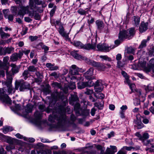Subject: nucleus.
I'll use <instances>...</instances> for the list:
<instances>
[{
  "label": "nucleus",
  "instance_id": "1",
  "mask_svg": "<svg viewBox=\"0 0 154 154\" xmlns=\"http://www.w3.org/2000/svg\"><path fill=\"white\" fill-rule=\"evenodd\" d=\"M55 120L57 121V125L59 127L64 125L67 121L66 115L65 114H60L58 116L53 117L50 116L48 120L51 122H55Z\"/></svg>",
  "mask_w": 154,
  "mask_h": 154
},
{
  "label": "nucleus",
  "instance_id": "2",
  "mask_svg": "<svg viewBox=\"0 0 154 154\" xmlns=\"http://www.w3.org/2000/svg\"><path fill=\"white\" fill-rule=\"evenodd\" d=\"M29 6L30 9L33 11L41 13L43 11V8L46 7L47 5L43 1L38 0V2L36 3L33 0H29Z\"/></svg>",
  "mask_w": 154,
  "mask_h": 154
},
{
  "label": "nucleus",
  "instance_id": "3",
  "mask_svg": "<svg viewBox=\"0 0 154 154\" xmlns=\"http://www.w3.org/2000/svg\"><path fill=\"white\" fill-rule=\"evenodd\" d=\"M135 33L134 29L131 28L127 31L123 30L120 31L119 34V38L120 40L131 38V36H133Z\"/></svg>",
  "mask_w": 154,
  "mask_h": 154
},
{
  "label": "nucleus",
  "instance_id": "4",
  "mask_svg": "<svg viewBox=\"0 0 154 154\" xmlns=\"http://www.w3.org/2000/svg\"><path fill=\"white\" fill-rule=\"evenodd\" d=\"M96 42H95L94 43H88L83 45L82 43L79 41H75L73 43V45L75 47L83 48L87 50L95 49L96 47Z\"/></svg>",
  "mask_w": 154,
  "mask_h": 154
},
{
  "label": "nucleus",
  "instance_id": "5",
  "mask_svg": "<svg viewBox=\"0 0 154 154\" xmlns=\"http://www.w3.org/2000/svg\"><path fill=\"white\" fill-rule=\"evenodd\" d=\"M85 60L86 63L88 64L96 67L99 70H103L106 67L104 64L100 62H96L94 60L87 59L86 58H85Z\"/></svg>",
  "mask_w": 154,
  "mask_h": 154
},
{
  "label": "nucleus",
  "instance_id": "6",
  "mask_svg": "<svg viewBox=\"0 0 154 154\" xmlns=\"http://www.w3.org/2000/svg\"><path fill=\"white\" fill-rule=\"evenodd\" d=\"M7 79L6 81L3 82V83L6 85L8 88V92L9 94L12 92L13 88L12 87L11 83L12 78L11 75L7 74Z\"/></svg>",
  "mask_w": 154,
  "mask_h": 154
},
{
  "label": "nucleus",
  "instance_id": "7",
  "mask_svg": "<svg viewBox=\"0 0 154 154\" xmlns=\"http://www.w3.org/2000/svg\"><path fill=\"white\" fill-rule=\"evenodd\" d=\"M42 113L38 111H36L34 114L35 118L32 121L33 123L36 125L40 126L41 124V118Z\"/></svg>",
  "mask_w": 154,
  "mask_h": 154
},
{
  "label": "nucleus",
  "instance_id": "8",
  "mask_svg": "<svg viewBox=\"0 0 154 154\" xmlns=\"http://www.w3.org/2000/svg\"><path fill=\"white\" fill-rule=\"evenodd\" d=\"M5 91L4 89H0V98L7 103L11 104V101L8 96L5 94Z\"/></svg>",
  "mask_w": 154,
  "mask_h": 154
},
{
  "label": "nucleus",
  "instance_id": "9",
  "mask_svg": "<svg viewBox=\"0 0 154 154\" xmlns=\"http://www.w3.org/2000/svg\"><path fill=\"white\" fill-rule=\"evenodd\" d=\"M97 48L98 51L104 52H108L111 49V47L106 44L100 43L97 45Z\"/></svg>",
  "mask_w": 154,
  "mask_h": 154
},
{
  "label": "nucleus",
  "instance_id": "10",
  "mask_svg": "<svg viewBox=\"0 0 154 154\" xmlns=\"http://www.w3.org/2000/svg\"><path fill=\"white\" fill-rule=\"evenodd\" d=\"M51 97L52 99L53 104H55L56 101L58 99H62V95L61 93H59L57 91L54 92L51 94Z\"/></svg>",
  "mask_w": 154,
  "mask_h": 154
},
{
  "label": "nucleus",
  "instance_id": "11",
  "mask_svg": "<svg viewBox=\"0 0 154 154\" xmlns=\"http://www.w3.org/2000/svg\"><path fill=\"white\" fill-rule=\"evenodd\" d=\"M23 55V53L19 51L18 53H15L12 54L10 57V60L13 62L17 61L19 59H20Z\"/></svg>",
  "mask_w": 154,
  "mask_h": 154
},
{
  "label": "nucleus",
  "instance_id": "12",
  "mask_svg": "<svg viewBox=\"0 0 154 154\" xmlns=\"http://www.w3.org/2000/svg\"><path fill=\"white\" fill-rule=\"evenodd\" d=\"M58 31L59 34L63 37L66 40L69 39V33H66L63 27L62 26L59 27Z\"/></svg>",
  "mask_w": 154,
  "mask_h": 154
},
{
  "label": "nucleus",
  "instance_id": "13",
  "mask_svg": "<svg viewBox=\"0 0 154 154\" xmlns=\"http://www.w3.org/2000/svg\"><path fill=\"white\" fill-rule=\"evenodd\" d=\"M146 61L143 60L139 61L138 63V66L143 68L144 71L146 73H148L151 71V68L148 67V66L147 67H146Z\"/></svg>",
  "mask_w": 154,
  "mask_h": 154
},
{
  "label": "nucleus",
  "instance_id": "14",
  "mask_svg": "<svg viewBox=\"0 0 154 154\" xmlns=\"http://www.w3.org/2000/svg\"><path fill=\"white\" fill-rule=\"evenodd\" d=\"M29 8L28 6L25 7L22 5H20L19 8V11L18 13V15L22 16L23 17L25 14L29 12Z\"/></svg>",
  "mask_w": 154,
  "mask_h": 154
},
{
  "label": "nucleus",
  "instance_id": "15",
  "mask_svg": "<svg viewBox=\"0 0 154 154\" xmlns=\"http://www.w3.org/2000/svg\"><path fill=\"white\" fill-rule=\"evenodd\" d=\"M0 136L4 141L9 144L13 143L14 139L11 137L5 135L1 133H0Z\"/></svg>",
  "mask_w": 154,
  "mask_h": 154
},
{
  "label": "nucleus",
  "instance_id": "16",
  "mask_svg": "<svg viewBox=\"0 0 154 154\" xmlns=\"http://www.w3.org/2000/svg\"><path fill=\"white\" fill-rule=\"evenodd\" d=\"M9 11L8 9H4L3 10V14H4V17L6 19H8L9 21H12L14 18L12 14H8V13Z\"/></svg>",
  "mask_w": 154,
  "mask_h": 154
},
{
  "label": "nucleus",
  "instance_id": "17",
  "mask_svg": "<svg viewBox=\"0 0 154 154\" xmlns=\"http://www.w3.org/2000/svg\"><path fill=\"white\" fill-rule=\"evenodd\" d=\"M111 149L107 148L106 153L104 154H114L117 151V147L115 146H110ZM100 154H102L101 153Z\"/></svg>",
  "mask_w": 154,
  "mask_h": 154
},
{
  "label": "nucleus",
  "instance_id": "18",
  "mask_svg": "<svg viewBox=\"0 0 154 154\" xmlns=\"http://www.w3.org/2000/svg\"><path fill=\"white\" fill-rule=\"evenodd\" d=\"M79 68L75 65H72L70 69L69 73L72 75H78L79 73Z\"/></svg>",
  "mask_w": 154,
  "mask_h": 154
},
{
  "label": "nucleus",
  "instance_id": "19",
  "mask_svg": "<svg viewBox=\"0 0 154 154\" xmlns=\"http://www.w3.org/2000/svg\"><path fill=\"white\" fill-rule=\"evenodd\" d=\"M103 88V86L100 84L99 82L98 81H97L94 86L95 91L97 92H100L102 91Z\"/></svg>",
  "mask_w": 154,
  "mask_h": 154
},
{
  "label": "nucleus",
  "instance_id": "20",
  "mask_svg": "<svg viewBox=\"0 0 154 154\" xmlns=\"http://www.w3.org/2000/svg\"><path fill=\"white\" fill-rule=\"evenodd\" d=\"M148 23L142 22L139 27V31L141 33H143L146 31L147 29Z\"/></svg>",
  "mask_w": 154,
  "mask_h": 154
},
{
  "label": "nucleus",
  "instance_id": "21",
  "mask_svg": "<svg viewBox=\"0 0 154 154\" xmlns=\"http://www.w3.org/2000/svg\"><path fill=\"white\" fill-rule=\"evenodd\" d=\"M150 39V37L148 36L146 39L143 40L141 42V44L139 47V48L142 49L145 47L146 46L147 43L149 41Z\"/></svg>",
  "mask_w": 154,
  "mask_h": 154
},
{
  "label": "nucleus",
  "instance_id": "22",
  "mask_svg": "<svg viewBox=\"0 0 154 154\" xmlns=\"http://www.w3.org/2000/svg\"><path fill=\"white\" fill-rule=\"evenodd\" d=\"M78 87L79 89H82L86 87H90L88 82H79L77 84Z\"/></svg>",
  "mask_w": 154,
  "mask_h": 154
},
{
  "label": "nucleus",
  "instance_id": "23",
  "mask_svg": "<svg viewBox=\"0 0 154 154\" xmlns=\"http://www.w3.org/2000/svg\"><path fill=\"white\" fill-rule=\"evenodd\" d=\"M77 51L74 50L71 52V54L72 56L77 59L79 60L80 59H84L85 58L82 57L81 56L77 53Z\"/></svg>",
  "mask_w": 154,
  "mask_h": 154
},
{
  "label": "nucleus",
  "instance_id": "24",
  "mask_svg": "<svg viewBox=\"0 0 154 154\" xmlns=\"http://www.w3.org/2000/svg\"><path fill=\"white\" fill-rule=\"evenodd\" d=\"M30 85H26L25 83L20 84L19 90L20 91H23L25 89H29L30 88Z\"/></svg>",
  "mask_w": 154,
  "mask_h": 154
},
{
  "label": "nucleus",
  "instance_id": "25",
  "mask_svg": "<svg viewBox=\"0 0 154 154\" xmlns=\"http://www.w3.org/2000/svg\"><path fill=\"white\" fill-rule=\"evenodd\" d=\"M29 15L31 17H34V18L36 20H39L40 19V17L38 13H37L33 11V12H29Z\"/></svg>",
  "mask_w": 154,
  "mask_h": 154
},
{
  "label": "nucleus",
  "instance_id": "26",
  "mask_svg": "<svg viewBox=\"0 0 154 154\" xmlns=\"http://www.w3.org/2000/svg\"><path fill=\"white\" fill-rule=\"evenodd\" d=\"M93 69L91 68L85 73V75L86 79H91L90 77L93 74Z\"/></svg>",
  "mask_w": 154,
  "mask_h": 154
},
{
  "label": "nucleus",
  "instance_id": "27",
  "mask_svg": "<svg viewBox=\"0 0 154 154\" xmlns=\"http://www.w3.org/2000/svg\"><path fill=\"white\" fill-rule=\"evenodd\" d=\"M0 35L1 38L4 39L8 38L10 36V35L5 32L3 30V28L1 27L0 29Z\"/></svg>",
  "mask_w": 154,
  "mask_h": 154
},
{
  "label": "nucleus",
  "instance_id": "28",
  "mask_svg": "<svg viewBox=\"0 0 154 154\" xmlns=\"http://www.w3.org/2000/svg\"><path fill=\"white\" fill-rule=\"evenodd\" d=\"M95 23L98 29H101L104 27V23L102 21L98 20L96 21Z\"/></svg>",
  "mask_w": 154,
  "mask_h": 154
},
{
  "label": "nucleus",
  "instance_id": "29",
  "mask_svg": "<svg viewBox=\"0 0 154 154\" xmlns=\"http://www.w3.org/2000/svg\"><path fill=\"white\" fill-rule=\"evenodd\" d=\"M11 67H12L11 70L13 73H16L18 72L19 69L14 64L12 63L11 65Z\"/></svg>",
  "mask_w": 154,
  "mask_h": 154
},
{
  "label": "nucleus",
  "instance_id": "30",
  "mask_svg": "<svg viewBox=\"0 0 154 154\" xmlns=\"http://www.w3.org/2000/svg\"><path fill=\"white\" fill-rule=\"evenodd\" d=\"M13 130V128L10 126L4 127L2 129L3 132L5 134L9 131H12Z\"/></svg>",
  "mask_w": 154,
  "mask_h": 154
},
{
  "label": "nucleus",
  "instance_id": "31",
  "mask_svg": "<svg viewBox=\"0 0 154 154\" xmlns=\"http://www.w3.org/2000/svg\"><path fill=\"white\" fill-rule=\"evenodd\" d=\"M134 24L136 26H138L140 22V18L138 16H134Z\"/></svg>",
  "mask_w": 154,
  "mask_h": 154
},
{
  "label": "nucleus",
  "instance_id": "32",
  "mask_svg": "<svg viewBox=\"0 0 154 154\" xmlns=\"http://www.w3.org/2000/svg\"><path fill=\"white\" fill-rule=\"evenodd\" d=\"M14 50L13 48L7 47L5 48V53L4 55H5L6 53L8 54H11L12 51Z\"/></svg>",
  "mask_w": 154,
  "mask_h": 154
},
{
  "label": "nucleus",
  "instance_id": "33",
  "mask_svg": "<svg viewBox=\"0 0 154 154\" xmlns=\"http://www.w3.org/2000/svg\"><path fill=\"white\" fill-rule=\"evenodd\" d=\"M33 108L32 105L30 104H28L26 107L25 109L27 112H30L32 111Z\"/></svg>",
  "mask_w": 154,
  "mask_h": 154
},
{
  "label": "nucleus",
  "instance_id": "34",
  "mask_svg": "<svg viewBox=\"0 0 154 154\" xmlns=\"http://www.w3.org/2000/svg\"><path fill=\"white\" fill-rule=\"evenodd\" d=\"M77 12L80 14L83 15H86L88 13V11H86L82 8L79 9Z\"/></svg>",
  "mask_w": 154,
  "mask_h": 154
},
{
  "label": "nucleus",
  "instance_id": "35",
  "mask_svg": "<svg viewBox=\"0 0 154 154\" xmlns=\"http://www.w3.org/2000/svg\"><path fill=\"white\" fill-rule=\"evenodd\" d=\"M94 104L95 106L97 107L98 109H101L103 107V102L101 101L100 103H96Z\"/></svg>",
  "mask_w": 154,
  "mask_h": 154
},
{
  "label": "nucleus",
  "instance_id": "36",
  "mask_svg": "<svg viewBox=\"0 0 154 154\" xmlns=\"http://www.w3.org/2000/svg\"><path fill=\"white\" fill-rule=\"evenodd\" d=\"M39 45L41 46L43 49L44 50V52L45 53L48 52L49 49V48L48 47L45 45H43V44L41 43H40Z\"/></svg>",
  "mask_w": 154,
  "mask_h": 154
},
{
  "label": "nucleus",
  "instance_id": "37",
  "mask_svg": "<svg viewBox=\"0 0 154 154\" xmlns=\"http://www.w3.org/2000/svg\"><path fill=\"white\" fill-rule=\"evenodd\" d=\"M94 95L96 98L99 99H102L104 97V95L102 93H95Z\"/></svg>",
  "mask_w": 154,
  "mask_h": 154
},
{
  "label": "nucleus",
  "instance_id": "38",
  "mask_svg": "<svg viewBox=\"0 0 154 154\" xmlns=\"http://www.w3.org/2000/svg\"><path fill=\"white\" fill-rule=\"evenodd\" d=\"M140 147L139 146L137 147L136 148H134V147L131 146L128 147L127 146H124L122 148V149H126L128 151L131 150L132 149H135V150H137L139 149Z\"/></svg>",
  "mask_w": 154,
  "mask_h": 154
},
{
  "label": "nucleus",
  "instance_id": "39",
  "mask_svg": "<svg viewBox=\"0 0 154 154\" xmlns=\"http://www.w3.org/2000/svg\"><path fill=\"white\" fill-rule=\"evenodd\" d=\"M148 66V67L151 68V70L152 68L154 66V58L151 59L150 60Z\"/></svg>",
  "mask_w": 154,
  "mask_h": 154
},
{
  "label": "nucleus",
  "instance_id": "40",
  "mask_svg": "<svg viewBox=\"0 0 154 154\" xmlns=\"http://www.w3.org/2000/svg\"><path fill=\"white\" fill-rule=\"evenodd\" d=\"M99 57L103 60H107L109 61H111L112 60L110 58L108 57L106 55H100L99 56Z\"/></svg>",
  "mask_w": 154,
  "mask_h": 154
},
{
  "label": "nucleus",
  "instance_id": "41",
  "mask_svg": "<svg viewBox=\"0 0 154 154\" xmlns=\"http://www.w3.org/2000/svg\"><path fill=\"white\" fill-rule=\"evenodd\" d=\"M149 137V135L148 133H145L143 134L142 137L140 138V140H145L148 139Z\"/></svg>",
  "mask_w": 154,
  "mask_h": 154
},
{
  "label": "nucleus",
  "instance_id": "42",
  "mask_svg": "<svg viewBox=\"0 0 154 154\" xmlns=\"http://www.w3.org/2000/svg\"><path fill=\"white\" fill-rule=\"evenodd\" d=\"M154 89V85L153 84H150L147 86V87L146 88V91H151Z\"/></svg>",
  "mask_w": 154,
  "mask_h": 154
},
{
  "label": "nucleus",
  "instance_id": "43",
  "mask_svg": "<svg viewBox=\"0 0 154 154\" xmlns=\"http://www.w3.org/2000/svg\"><path fill=\"white\" fill-rule=\"evenodd\" d=\"M16 137L19 139H23L24 140H27V138L25 137H24L23 136L19 133H17L15 135Z\"/></svg>",
  "mask_w": 154,
  "mask_h": 154
},
{
  "label": "nucleus",
  "instance_id": "44",
  "mask_svg": "<svg viewBox=\"0 0 154 154\" xmlns=\"http://www.w3.org/2000/svg\"><path fill=\"white\" fill-rule=\"evenodd\" d=\"M28 70L29 71L35 72L37 70L36 68L34 66H30L28 68Z\"/></svg>",
  "mask_w": 154,
  "mask_h": 154
},
{
  "label": "nucleus",
  "instance_id": "45",
  "mask_svg": "<svg viewBox=\"0 0 154 154\" xmlns=\"http://www.w3.org/2000/svg\"><path fill=\"white\" fill-rule=\"evenodd\" d=\"M78 100V96L76 95H75L73 96L72 97V100H71L70 101H69V103L70 104H72V101L73 102L74 101H76Z\"/></svg>",
  "mask_w": 154,
  "mask_h": 154
},
{
  "label": "nucleus",
  "instance_id": "46",
  "mask_svg": "<svg viewBox=\"0 0 154 154\" xmlns=\"http://www.w3.org/2000/svg\"><path fill=\"white\" fill-rule=\"evenodd\" d=\"M0 67L1 68L5 69L6 70H7L8 69V67L7 64L3 63L0 65Z\"/></svg>",
  "mask_w": 154,
  "mask_h": 154
},
{
  "label": "nucleus",
  "instance_id": "47",
  "mask_svg": "<svg viewBox=\"0 0 154 154\" xmlns=\"http://www.w3.org/2000/svg\"><path fill=\"white\" fill-rule=\"evenodd\" d=\"M56 9V7L54 6L53 8L51 10L50 12V15L51 17H52L55 13V12Z\"/></svg>",
  "mask_w": 154,
  "mask_h": 154
},
{
  "label": "nucleus",
  "instance_id": "48",
  "mask_svg": "<svg viewBox=\"0 0 154 154\" xmlns=\"http://www.w3.org/2000/svg\"><path fill=\"white\" fill-rule=\"evenodd\" d=\"M44 147V145L42 143H37L36 146V148L37 149H42Z\"/></svg>",
  "mask_w": 154,
  "mask_h": 154
},
{
  "label": "nucleus",
  "instance_id": "49",
  "mask_svg": "<svg viewBox=\"0 0 154 154\" xmlns=\"http://www.w3.org/2000/svg\"><path fill=\"white\" fill-rule=\"evenodd\" d=\"M38 37L36 36H30L29 37V38L31 42H33L36 40L38 38Z\"/></svg>",
  "mask_w": 154,
  "mask_h": 154
},
{
  "label": "nucleus",
  "instance_id": "50",
  "mask_svg": "<svg viewBox=\"0 0 154 154\" xmlns=\"http://www.w3.org/2000/svg\"><path fill=\"white\" fill-rule=\"evenodd\" d=\"M94 21V18L89 16V19H88V23L89 24L92 23Z\"/></svg>",
  "mask_w": 154,
  "mask_h": 154
},
{
  "label": "nucleus",
  "instance_id": "51",
  "mask_svg": "<svg viewBox=\"0 0 154 154\" xmlns=\"http://www.w3.org/2000/svg\"><path fill=\"white\" fill-rule=\"evenodd\" d=\"M59 74H58L57 73L55 72L52 73L51 74V76H54L55 78H58L59 76Z\"/></svg>",
  "mask_w": 154,
  "mask_h": 154
},
{
  "label": "nucleus",
  "instance_id": "52",
  "mask_svg": "<svg viewBox=\"0 0 154 154\" xmlns=\"http://www.w3.org/2000/svg\"><path fill=\"white\" fill-rule=\"evenodd\" d=\"M115 43L116 45V46H113L112 47V46H110V47H111V49H113L115 48L116 47L119 45L120 43V41L119 40H117L115 41Z\"/></svg>",
  "mask_w": 154,
  "mask_h": 154
},
{
  "label": "nucleus",
  "instance_id": "53",
  "mask_svg": "<svg viewBox=\"0 0 154 154\" xmlns=\"http://www.w3.org/2000/svg\"><path fill=\"white\" fill-rule=\"evenodd\" d=\"M127 51L128 53L132 54L134 53L135 51L134 49L131 47L128 48Z\"/></svg>",
  "mask_w": 154,
  "mask_h": 154
},
{
  "label": "nucleus",
  "instance_id": "54",
  "mask_svg": "<svg viewBox=\"0 0 154 154\" xmlns=\"http://www.w3.org/2000/svg\"><path fill=\"white\" fill-rule=\"evenodd\" d=\"M93 93L92 90H90L88 88H86V91L85 92V93L88 95H91Z\"/></svg>",
  "mask_w": 154,
  "mask_h": 154
},
{
  "label": "nucleus",
  "instance_id": "55",
  "mask_svg": "<svg viewBox=\"0 0 154 154\" xmlns=\"http://www.w3.org/2000/svg\"><path fill=\"white\" fill-rule=\"evenodd\" d=\"M76 86L75 83L73 82L69 86V88L72 90H73L75 88Z\"/></svg>",
  "mask_w": 154,
  "mask_h": 154
},
{
  "label": "nucleus",
  "instance_id": "56",
  "mask_svg": "<svg viewBox=\"0 0 154 154\" xmlns=\"http://www.w3.org/2000/svg\"><path fill=\"white\" fill-rule=\"evenodd\" d=\"M122 59V55L120 54H118L116 55V60L117 61H119L121 60Z\"/></svg>",
  "mask_w": 154,
  "mask_h": 154
},
{
  "label": "nucleus",
  "instance_id": "57",
  "mask_svg": "<svg viewBox=\"0 0 154 154\" xmlns=\"http://www.w3.org/2000/svg\"><path fill=\"white\" fill-rule=\"evenodd\" d=\"M35 74L40 79H41L43 78V76L42 74L38 72H36Z\"/></svg>",
  "mask_w": 154,
  "mask_h": 154
},
{
  "label": "nucleus",
  "instance_id": "58",
  "mask_svg": "<svg viewBox=\"0 0 154 154\" xmlns=\"http://www.w3.org/2000/svg\"><path fill=\"white\" fill-rule=\"evenodd\" d=\"M80 105L79 103H77L75 105L74 109L76 110L79 109L80 108Z\"/></svg>",
  "mask_w": 154,
  "mask_h": 154
},
{
  "label": "nucleus",
  "instance_id": "59",
  "mask_svg": "<svg viewBox=\"0 0 154 154\" xmlns=\"http://www.w3.org/2000/svg\"><path fill=\"white\" fill-rule=\"evenodd\" d=\"M127 80V82L128 84V85H129L130 88L131 89H132L133 87H134V84H131L130 82V81L128 79H126Z\"/></svg>",
  "mask_w": 154,
  "mask_h": 154
},
{
  "label": "nucleus",
  "instance_id": "60",
  "mask_svg": "<svg viewBox=\"0 0 154 154\" xmlns=\"http://www.w3.org/2000/svg\"><path fill=\"white\" fill-rule=\"evenodd\" d=\"M123 66V64L121 63V62L119 60L117 61V66L119 68H121Z\"/></svg>",
  "mask_w": 154,
  "mask_h": 154
},
{
  "label": "nucleus",
  "instance_id": "61",
  "mask_svg": "<svg viewBox=\"0 0 154 154\" xmlns=\"http://www.w3.org/2000/svg\"><path fill=\"white\" fill-rule=\"evenodd\" d=\"M128 108L127 106L126 105H123L121 108L120 109L121 110V111H123V112H125V111Z\"/></svg>",
  "mask_w": 154,
  "mask_h": 154
},
{
  "label": "nucleus",
  "instance_id": "62",
  "mask_svg": "<svg viewBox=\"0 0 154 154\" xmlns=\"http://www.w3.org/2000/svg\"><path fill=\"white\" fill-rule=\"evenodd\" d=\"M122 74L124 76V77L126 79H128V76L127 75L126 73L124 71H122Z\"/></svg>",
  "mask_w": 154,
  "mask_h": 154
},
{
  "label": "nucleus",
  "instance_id": "63",
  "mask_svg": "<svg viewBox=\"0 0 154 154\" xmlns=\"http://www.w3.org/2000/svg\"><path fill=\"white\" fill-rule=\"evenodd\" d=\"M9 58L8 57H6L4 58H3V63L5 64H7L8 61L9 60Z\"/></svg>",
  "mask_w": 154,
  "mask_h": 154
},
{
  "label": "nucleus",
  "instance_id": "64",
  "mask_svg": "<svg viewBox=\"0 0 154 154\" xmlns=\"http://www.w3.org/2000/svg\"><path fill=\"white\" fill-rule=\"evenodd\" d=\"M0 154H6V152L4 151V149L2 147H0Z\"/></svg>",
  "mask_w": 154,
  "mask_h": 154
}]
</instances>
